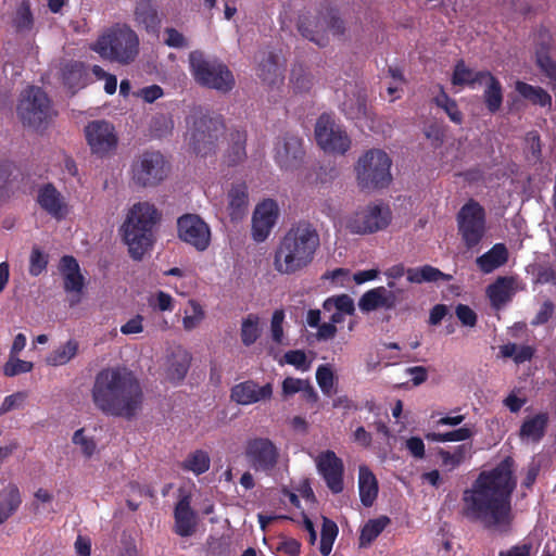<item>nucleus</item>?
Masks as SVG:
<instances>
[{
    "instance_id": "nucleus-1",
    "label": "nucleus",
    "mask_w": 556,
    "mask_h": 556,
    "mask_svg": "<svg viewBox=\"0 0 556 556\" xmlns=\"http://www.w3.org/2000/svg\"><path fill=\"white\" fill-rule=\"evenodd\" d=\"M513 460L504 459L490 471H482L464 492V514L484 528L505 532L511 522L510 495L516 482L511 477Z\"/></svg>"
},
{
    "instance_id": "nucleus-2",
    "label": "nucleus",
    "mask_w": 556,
    "mask_h": 556,
    "mask_svg": "<svg viewBox=\"0 0 556 556\" xmlns=\"http://www.w3.org/2000/svg\"><path fill=\"white\" fill-rule=\"evenodd\" d=\"M92 401L105 415L130 419L141 409L143 394L139 381L130 371L109 368L97 375Z\"/></svg>"
},
{
    "instance_id": "nucleus-3",
    "label": "nucleus",
    "mask_w": 556,
    "mask_h": 556,
    "mask_svg": "<svg viewBox=\"0 0 556 556\" xmlns=\"http://www.w3.org/2000/svg\"><path fill=\"white\" fill-rule=\"evenodd\" d=\"M319 244L317 230L308 223H299L279 241L274 255V268L282 275L305 269L313 262Z\"/></svg>"
},
{
    "instance_id": "nucleus-4",
    "label": "nucleus",
    "mask_w": 556,
    "mask_h": 556,
    "mask_svg": "<svg viewBox=\"0 0 556 556\" xmlns=\"http://www.w3.org/2000/svg\"><path fill=\"white\" fill-rule=\"evenodd\" d=\"M161 220V213L149 202L135 203L128 211L121 227L124 242L134 260H141L154 241V227Z\"/></svg>"
},
{
    "instance_id": "nucleus-5",
    "label": "nucleus",
    "mask_w": 556,
    "mask_h": 556,
    "mask_svg": "<svg viewBox=\"0 0 556 556\" xmlns=\"http://www.w3.org/2000/svg\"><path fill=\"white\" fill-rule=\"evenodd\" d=\"M92 50L103 59L129 64L139 53V38L129 26L117 24L98 38Z\"/></svg>"
},
{
    "instance_id": "nucleus-6",
    "label": "nucleus",
    "mask_w": 556,
    "mask_h": 556,
    "mask_svg": "<svg viewBox=\"0 0 556 556\" xmlns=\"http://www.w3.org/2000/svg\"><path fill=\"white\" fill-rule=\"evenodd\" d=\"M187 127L185 139L190 150L201 156L215 152L217 141L224 131L219 116L195 110L187 117Z\"/></svg>"
},
{
    "instance_id": "nucleus-7",
    "label": "nucleus",
    "mask_w": 556,
    "mask_h": 556,
    "mask_svg": "<svg viewBox=\"0 0 556 556\" xmlns=\"http://www.w3.org/2000/svg\"><path fill=\"white\" fill-rule=\"evenodd\" d=\"M189 70L193 79L201 86L227 92L235 86V78L228 67L202 51L189 53Z\"/></svg>"
},
{
    "instance_id": "nucleus-8",
    "label": "nucleus",
    "mask_w": 556,
    "mask_h": 556,
    "mask_svg": "<svg viewBox=\"0 0 556 556\" xmlns=\"http://www.w3.org/2000/svg\"><path fill=\"white\" fill-rule=\"evenodd\" d=\"M390 156L380 149H371L357 161L355 172L362 188L376 189L387 187L391 180Z\"/></svg>"
},
{
    "instance_id": "nucleus-9",
    "label": "nucleus",
    "mask_w": 556,
    "mask_h": 556,
    "mask_svg": "<svg viewBox=\"0 0 556 556\" xmlns=\"http://www.w3.org/2000/svg\"><path fill=\"white\" fill-rule=\"evenodd\" d=\"M390 220L391 212L388 206L369 203L345 216L344 227L354 235H368L384 229Z\"/></svg>"
},
{
    "instance_id": "nucleus-10",
    "label": "nucleus",
    "mask_w": 556,
    "mask_h": 556,
    "mask_svg": "<svg viewBox=\"0 0 556 556\" xmlns=\"http://www.w3.org/2000/svg\"><path fill=\"white\" fill-rule=\"evenodd\" d=\"M168 174L164 156L160 152L147 151L138 155L131 165V179L140 187H154Z\"/></svg>"
},
{
    "instance_id": "nucleus-11",
    "label": "nucleus",
    "mask_w": 556,
    "mask_h": 556,
    "mask_svg": "<svg viewBox=\"0 0 556 556\" xmlns=\"http://www.w3.org/2000/svg\"><path fill=\"white\" fill-rule=\"evenodd\" d=\"M84 134L92 155L104 159L116 152L119 138L112 123L104 119L91 121L85 126Z\"/></svg>"
},
{
    "instance_id": "nucleus-12",
    "label": "nucleus",
    "mask_w": 556,
    "mask_h": 556,
    "mask_svg": "<svg viewBox=\"0 0 556 556\" xmlns=\"http://www.w3.org/2000/svg\"><path fill=\"white\" fill-rule=\"evenodd\" d=\"M458 233L467 249L476 248L485 235V215L482 206L469 201L457 214Z\"/></svg>"
},
{
    "instance_id": "nucleus-13",
    "label": "nucleus",
    "mask_w": 556,
    "mask_h": 556,
    "mask_svg": "<svg viewBox=\"0 0 556 556\" xmlns=\"http://www.w3.org/2000/svg\"><path fill=\"white\" fill-rule=\"evenodd\" d=\"M17 113L24 124L39 127L52 117L53 110L47 94L40 88L29 87L22 93Z\"/></svg>"
},
{
    "instance_id": "nucleus-14",
    "label": "nucleus",
    "mask_w": 556,
    "mask_h": 556,
    "mask_svg": "<svg viewBox=\"0 0 556 556\" xmlns=\"http://www.w3.org/2000/svg\"><path fill=\"white\" fill-rule=\"evenodd\" d=\"M315 138L318 146L329 153L343 154L351 146L346 131L328 114H324L317 119Z\"/></svg>"
},
{
    "instance_id": "nucleus-15",
    "label": "nucleus",
    "mask_w": 556,
    "mask_h": 556,
    "mask_svg": "<svg viewBox=\"0 0 556 556\" xmlns=\"http://www.w3.org/2000/svg\"><path fill=\"white\" fill-rule=\"evenodd\" d=\"M279 448L268 438H254L247 442L245 457L255 471L270 472L278 464Z\"/></svg>"
},
{
    "instance_id": "nucleus-16",
    "label": "nucleus",
    "mask_w": 556,
    "mask_h": 556,
    "mask_svg": "<svg viewBox=\"0 0 556 556\" xmlns=\"http://www.w3.org/2000/svg\"><path fill=\"white\" fill-rule=\"evenodd\" d=\"M178 237L197 251H205L211 243L210 226L195 214H186L177 220Z\"/></svg>"
},
{
    "instance_id": "nucleus-17",
    "label": "nucleus",
    "mask_w": 556,
    "mask_h": 556,
    "mask_svg": "<svg viewBox=\"0 0 556 556\" xmlns=\"http://www.w3.org/2000/svg\"><path fill=\"white\" fill-rule=\"evenodd\" d=\"M303 156V140L299 136L286 134L277 139L274 159L280 169L285 172L298 169L302 164Z\"/></svg>"
},
{
    "instance_id": "nucleus-18",
    "label": "nucleus",
    "mask_w": 556,
    "mask_h": 556,
    "mask_svg": "<svg viewBox=\"0 0 556 556\" xmlns=\"http://www.w3.org/2000/svg\"><path fill=\"white\" fill-rule=\"evenodd\" d=\"M36 202L43 212L56 220L65 219L72 212L68 199L51 182L37 188Z\"/></svg>"
},
{
    "instance_id": "nucleus-19",
    "label": "nucleus",
    "mask_w": 556,
    "mask_h": 556,
    "mask_svg": "<svg viewBox=\"0 0 556 556\" xmlns=\"http://www.w3.org/2000/svg\"><path fill=\"white\" fill-rule=\"evenodd\" d=\"M314 460L327 486L333 493H340L343 490V462L330 450L321 452Z\"/></svg>"
},
{
    "instance_id": "nucleus-20",
    "label": "nucleus",
    "mask_w": 556,
    "mask_h": 556,
    "mask_svg": "<svg viewBox=\"0 0 556 556\" xmlns=\"http://www.w3.org/2000/svg\"><path fill=\"white\" fill-rule=\"evenodd\" d=\"M278 215L279 208L274 200L267 199L256 205L252 216V238L254 241L263 242L268 238Z\"/></svg>"
},
{
    "instance_id": "nucleus-21",
    "label": "nucleus",
    "mask_w": 556,
    "mask_h": 556,
    "mask_svg": "<svg viewBox=\"0 0 556 556\" xmlns=\"http://www.w3.org/2000/svg\"><path fill=\"white\" fill-rule=\"evenodd\" d=\"M60 271L63 277L64 290L70 294V306H75L80 302L85 287V278L80 273L79 264L74 257L64 256L60 263Z\"/></svg>"
},
{
    "instance_id": "nucleus-22",
    "label": "nucleus",
    "mask_w": 556,
    "mask_h": 556,
    "mask_svg": "<svg viewBox=\"0 0 556 556\" xmlns=\"http://www.w3.org/2000/svg\"><path fill=\"white\" fill-rule=\"evenodd\" d=\"M197 514L191 508V495L180 491L179 500L174 509V527L176 534L188 538L197 530Z\"/></svg>"
},
{
    "instance_id": "nucleus-23",
    "label": "nucleus",
    "mask_w": 556,
    "mask_h": 556,
    "mask_svg": "<svg viewBox=\"0 0 556 556\" xmlns=\"http://www.w3.org/2000/svg\"><path fill=\"white\" fill-rule=\"evenodd\" d=\"M273 396V384L258 386L253 380L240 382L231 388L230 399L239 405H251L262 401L270 400Z\"/></svg>"
},
{
    "instance_id": "nucleus-24",
    "label": "nucleus",
    "mask_w": 556,
    "mask_h": 556,
    "mask_svg": "<svg viewBox=\"0 0 556 556\" xmlns=\"http://www.w3.org/2000/svg\"><path fill=\"white\" fill-rule=\"evenodd\" d=\"M345 99L341 103V110L350 119L362 124L368 118L370 110L367 106V94L364 89L350 84L344 91Z\"/></svg>"
},
{
    "instance_id": "nucleus-25",
    "label": "nucleus",
    "mask_w": 556,
    "mask_h": 556,
    "mask_svg": "<svg viewBox=\"0 0 556 556\" xmlns=\"http://www.w3.org/2000/svg\"><path fill=\"white\" fill-rule=\"evenodd\" d=\"M403 290H389L386 287H377L366 291L358 301V307L363 312H372L378 308L391 309L397 303V296Z\"/></svg>"
},
{
    "instance_id": "nucleus-26",
    "label": "nucleus",
    "mask_w": 556,
    "mask_h": 556,
    "mask_svg": "<svg viewBox=\"0 0 556 556\" xmlns=\"http://www.w3.org/2000/svg\"><path fill=\"white\" fill-rule=\"evenodd\" d=\"M191 354L182 346H176L170 351L165 362V377L172 382L181 381L190 367Z\"/></svg>"
},
{
    "instance_id": "nucleus-27",
    "label": "nucleus",
    "mask_w": 556,
    "mask_h": 556,
    "mask_svg": "<svg viewBox=\"0 0 556 556\" xmlns=\"http://www.w3.org/2000/svg\"><path fill=\"white\" fill-rule=\"evenodd\" d=\"M228 215L233 222L241 220L248 212L249 194L244 182H237L228 191Z\"/></svg>"
},
{
    "instance_id": "nucleus-28",
    "label": "nucleus",
    "mask_w": 556,
    "mask_h": 556,
    "mask_svg": "<svg viewBox=\"0 0 556 556\" xmlns=\"http://www.w3.org/2000/svg\"><path fill=\"white\" fill-rule=\"evenodd\" d=\"M516 281L511 277H500L486 289L492 306L501 308L509 302L516 292Z\"/></svg>"
},
{
    "instance_id": "nucleus-29",
    "label": "nucleus",
    "mask_w": 556,
    "mask_h": 556,
    "mask_svg": "<svg viewBox=\"0 0 556 556\" xmlns=\"http://www.w3.org/2000/svg\"><path fill=\"white\" fill-rule=\"evenodd\" d=\"M258 73L261 79L268 86H279L283 81L281 70L276 56L271 52H261L257 56Z\"/></svg>"
},
{
    "instance_id": "nucleus-30",
    "label": "nucleus",
    "mask_w": 556,
    "mask_h": 556,
    "mask_svg": "<svg viewBox=\"0 0 556 556\" xmlns=\"http://www.w3.org/2000/svg\"><path fill=\"white\" fill-rule=\"evenodd\" d=\"M508 260V250L503 243L494 244L488 252L476 260L479 269L484 274H490L503 266Z\"/></svg>"
},
{
    "instance_id": "nucleus-31",
    "label": "nucleus",
    "mask_w": 556,
    "mask_h": 556,
    "mask_svg": "<svg viewBox=\"0 0 556 556\" xmlns=\"http://www.w3.org/2000/svg\"><path fill=\"white\" fill-rule=\"evenodd\" d=\"M547 420L546 414H538L526 418L520 427V439L525 442H539L544 435Z\"/></svg>"
},
{
    "instance_id": "nucleus-32",
    "label": "nucleus",
    "mask_w": 556,
    "mask_h": 556,
    "mask_svg": "<svg viewBox=\"0 0 556 556\" xmlns=\"http://www.w3.org/2000/svg\"><path fill=\"white\" fill-rule=\"evenodd\" d=\"M358 489L362 504L369 507L378 495V482L375 475L366 466L358 470Z\"/></svg>"
},
{
    "instance_id": "nucleus-33",
    "label": "nucleus",
    "mask_w": 556,
    "mask_h": 556,
    "mask_svg": "<svg viewBox=\"0 0 556 556\" xmlns=\"http://www.w3.org/2000/svg\"><path fill=\"white\" fill-rule=\"evenodd\" d=\"M323 18V16H302L299 20L298 28L303 37L323 47L328 42V30L326 26L314 27V24H309L312 21Z\"/></svg>"
},
{
    "instance_id": "nucleus-34",
    "label": "nucleus",
    "mask_w": 556,
    "mask_h": 556,
    "mask_svg": "<svg viewBox=\"0 0 556 556\" xmlns=\"http://www.w3.org/2000/svg\"><path fill=\"white\" fill-rule=\"evenodd\" d=\"M472 445L470 443H464L457 445L453 451L440 450L438 452L443 467L447 470H454L459 467L467 458L471 456Z\"/></svg>"
},
{
    "instance_id": "nucleus-35",
    "label": "nucleus",
    "mask_w": 556,
    "mask_h": 556,
    "mask_svg": "<svg viewBox=\"0 0 556 556\" xmlns=\"http://www.w3.org/2000/svg\"><path fill=\"white\" fill-rule=\"evenodd\" d=\"M135 17L137 23L143 25L148 31H154L160 24L156 9L150 0H141L137 3Z\"/></svg>"
},
{
    "instance_id": "nucleus-36",
    "label": "nucleus",
    "mask_w": 556,
    "mask_h": 556,
    "mask_svg": "<svg viewBox=\"0 0 556 556\" xmlns=\"http://www.w3.org/2000/svg\"><path fill=\"white\" fill-rule=\"evenodd\" d=\"M482 76H484L482 84L486 87L483 93L484 102L490 112H496L503 101L501 84L491 74H483Z\"/></svg>"
},
{
    "instance_id": "nucleus-37",
    "label": "nucleus",
    "mask_w": 556,
    "mask_h": 556,
    "mask_svg": "<svg viewBox=\"0 0 556 556\" xmlns=\"http://www.w3.org/2000/svg\"><path fill=\"white\" fill-rule=\"evenodd\" d=\"M78 342L76 340H68L65 343L54 349L46 358L50 366H62L73 359L78 352Z\"/></svg>"
},
{
    "instance_id": "nucleus-38",
    "label": "nucleus",
    "mask_w": 556,
    "mask_h": 556,
    "mask_svg": "<svg viewBox=\"0 0 556 556\" xmlns=\"http://www.w3.org/2000/svg\"><path fill=\"white\" fill-rule=\"evenodd\" d=\"M21 502L20 492L15 486H9L0 493V523L18 508Z\"/></svg>"
},
{
    "instance_id": "nucleus-39",
    "label": "nucleus",
    "mask_w": 556,
    "mask_h": 556,
    "mask_svg": "<svg viewBox=\"0 0 556 556\" xmlns=\"http://www.w3.org/2000/svg\"><path fill=\"white\" fill-rule=\"evenodd\" d=\"M516 90L533 104H539L541 106H549L552 104L551 96L541 87H535L523 81H517Z\"/></svg>"
},
{
    "instance_id": "nucleus-40",
    "label": "nucleus",
    "mask_w": 556,
    "mask_h": 556,
    "mask_svg": "<svg viewBox=\"0 0 556 556\" xmlns=\"http://www.w3.org/2000/svg\"><path fill=\"white\" fill-rule=\"evenodd\" d=\"M245 139L243 131L235 130L230 132V148L227 153V162L229 165H237L245 159Z\"/></svg>"
},
{
    "instance_id": "nucleus-41",
    "label": "nucleus",
    "mask_w": 556,
    "mask_h": 556,
    "mask_svg": "<svg viewBox=\"0 0 556 556\" xmlns=\"http://www.w3.org/2000/svg\"><path fill=\"white\" fill-rule=\"evenodd\" d=\"M483 74H490L489 72H473L468 68L463 61H459L454 70L452 77L453 85H468L475 87L476 84H482L484 80Z\"/></svg>"
},
{
    "instance_id": "nucleus-42",
    "label": "nucleus",
    "mask_w": 556,
    "mask_h": 556,
    "mask_svg": "<svg viewBox=\"0 0 556 556\" xmlns=\"http://www.w3.org/2000/svg\"><path fill=\"white\" fill-rule=\"evenodd\" d=\"M85 71L80 62L65 63L62 68L64 84L72 90L85 86Z\"/></svg>"
},
{
    "instance_id": "nucleus-43",
    "label": "nucleus",
    "mask_w": 556,
    "mask_h": 556,
    "mask_svg": "<svg viewBox=\"0 0 556 556\" xmlns=\"http://www.w3.org/2000/svg\"><path fill=\"white\" fill-rule=\"evenodd\" d=\"M448 278L447 275L429 265L407 269V280L412 283L437 281L439 279L447 280Z\"/></svg>"
},
{
    "instance_id": "nucleus-44",
    "label": "nucleus",
    "mask_w": 556,
    "mask_h": 556,
    "mask_svg": "<svg viewBox=\"0 0 556 556\" xmlns=\"http://www.w3.org/2000/svg\"><path fill=\"white\" fill-rule=\"evenodd\" d=\"M205 318V311L200 303L194 300L188 302V307L184 312L182 327L186 331L198 328Z\"/></svg>"
},
{
    "instance_id": "nucleus-45",
    "label": "nucleus",
    "mask_w": 556,
    "mask_h": 556,
    "mask_svg": "<svg viewBox=\"0 0 556 556\" xmlns=\"http://www.w3.org/2000/svg\"><path fill=\"white\" fill-rule=\"evenodd\" d=\"M211 459L205 451L197 450L190 453L182 463V468L193 472L194 475H201L208 470Z\"/></svg>"
},
{
    "instance_id": "nucleus-46",
    "label": "nucleus",
    "mask_w": 556,
    "mask_h": 556,
    "mask_svg": "<svg viewBox=\"0 0 556 556\" xmlns=\"http://www.w3.org/2000/svg\"><path fill=\"white\" fill-rule=\"evenodd\" d=\"M388 523L389 518L384 516L371 519L365 523L361 532L359 545H369L383 531Z\"/></svg>"
},
{
    "instance_id": "nucleus-47",
    "label": "nucleus",
    "mask_w": 556,
    "mask_h": 556,
    "mask_svg": "<svg viewBox=\"0 0 556 556\" xmlns=\"http://www.w3.org/2000/svg\"><path fill=\"white\" fill-rule=\"evenodd\" d=\"M337 535V525L327 517H323V527L319 545V552L323 556H328L331 553Z\"/></svg>"
},
{
    "instance_id": "nucleus-48",
    "label": "nucleus",
    "mask_w": 556,
    "mask_h": 556,
    "mask_svg": "<svg viewBox=\"0 0 556 556\" xmlns=\"http://www.w3.org/2000/svg\"><path fill=\"white\" fill-rule=\"evenodd\" d=\"M533 349L529 345H518L516 343H507L500 346V354L505 358H513L515 363L520 364L531 359Z\"/></svg>"
},
{
    "instance_id": "nucleus-49",
    "label": "nucleus",
    "mask_w": 556,
    "mask_h": 556,
    "mask_svg": "<svg viewBox=\"0 0 556 556\" xmlns=\"http://www.w3.org/2000/svg\"><path fill=\"white\" fill-rule=\"evenodd\" d=\"M260 318L254 314L248 315L241 325V340L247 346L253 344L260 337Z\"/></svg>"
},
{
    "instance_id": "nucleus-50",
    "label": "nucleus",
    "mask_w": 556,
    "mask_h": 556,
    "mask_svg": "<svg viewBox=\"0 0 556 556\" xmlns=\"http://www.w3.org/2000/svg\"><path fill=\"white\" fill-rule=\"evenodd\" d=\"M323 308L325 312H332L333 309H337L346 315H353L355 312L354 301L348 294L328 298L324 302Z\"/></svg>"
},
{
    "instance_id": "nucleus-51",
    "label": "nucleus",
    "mask_w": 556,
    "mask_h": 556,
    "mask_svg": "<svg viewBox=\"0 0 556 556\" xmlns=\"http://www.w3.org/2000/svg\"><path fill=\"white\" fill-rule=\"evenodd\" d=\"M473 435V430L469 427H462L459 429L440 433L431 432L426 437L428 440L433 442H457L469 440Z\"/></svg>"
},
{
    "instance_id": "nucleus-52",
    "label": "nucleus",
    "mask_w": 556,
    "mask_h": 556,
    "mask_svg": "<svg viewBox=\"0 0 556 556\" xmlns=\"http://www.w3.org/2000/svg\"><path fill=\"white\" fill-rule=\"evenodd\" d=\"M174 129V121L167 114H156L150 123V132L156 137L162 138L168 136Z\"/></svg>"
},
{
    "instance_id": "nucleus-53",
    "label": "nucleus",
    "mask_w": 556,
    "mask_h": 556,
    "mask_svg": "<svg viewBox=\"0 0 556 556\" xmlns=\"http://www.w3.org/2000/svg\"><path fill=\"white\" fill-rule=\"evenodd\" d=\"M17 355H9V359L3 365L2 371L7 377H15L21 374L30 372L34 364L28 361H23L16 357Z\"/></svg>"
},
{
    "instance_id": "nucleus-54",
    "label": "nucleus",
    "mask_w": 556,
    "mask_h": 556,
    "mask_svg": "<svg viewBox=\"0 0 556 556\" xmlns=\"http://www.w3.org/2000/svg\"><path fill=\"white\" fill-rule=\"evenodd\" d=\"M536 64L549 79L552 88L556 91V63L546 52L541 51L536 53Z\"/></svg>"
},
{
    "instance_id": "nucleus-55",
    "label": "nucleus",
    "mask_w": 556,
    "mask_h": 556,
    "mask_svg": "<svg viewBox=\"0 0 556 556\" xmlns=\"http://www.w3.org/2000/svg\"><path fill=\"white\" fill-rule=\"evenodd\" d=\"M317 383L326 395H331L333 391V371L329 365H320L316 370Z\"/></svg>"
},
{
    "instance_id": "nucleus-56",
    "label": "nucleus",
    "mask_w": 556,
    "mask_h": 556,
    "mask_svg": "<svg viewBox=\"0 0 556 556\" xmlns=\"http://www.w3.org/2000/svg\"><path fill=\"white\" fill-rule=\"evenodd\" d=\"M309 24H314V27L326 26L328 36H341L345 30L343 21L337 16H323V18L314 20Z\"/></svg>"
},
{
    "instance_id": "nucleus-57",
    "label": "nucleus",
    "mask_w": 556,
    "mask_h": 556,
    "mask_svg": "<svg viewBox=\"0 0 556 556\" xmlns=\"http://www.w3.org/2000/svg\"><path fill=\"white\" fill-rule=\"evenodd\" d=\"M163 40L166 46L175 49L189 47V41L182 33L173 27H166L163 31Z\"/></svg>"
},
{
    "instance_id": "nucleus-58",
    "label": "nucleus",
    "mask_w": 556,
    "mask_h": 556,
    "mask_svg": "<svg viewBox=\"0 0 556 556\" xmlns=\"http://www.w3.org/2000/svg\"><path fill=\"white\" fill-rule=\"evenodd\" d=\"M361 125L368 127L371 131L376 134H381L384 136L390 135L392 130V125L388 121L375 115L371 112L368 114V118L364 119V122Z\"/></svg>"
},
{
    "instance_id": "nucleus-59",
    "label": "nucleus",
    "mask_w": 556,
    "mask_h": 556,
    "mask_svg": "<svg viewBox=\"0 0 556 556\" xmlns=\"http://www.w3.org/2000/svg\"><path fill=\"white\" fill-rule=\"evenodd\" d=\"M72 440L75 445L79 446L86 457H91L94 454L97 447L96 442L85 434L84 429L76 430Z\"/></svg>"
},
{
    "instance_id": "nucleus-60",
    "label": "nucleus",
    "mask_w": 556,
    "mask_h": 556,
    "mask_svg": "<svg viewBox=\"0 0 556 556\" xmlns=\"http://www.w3.org/2000/svg\"><path fill=\"white\" fill-rule=\"evenodd\" d=\"M26 399L27 393L24 391H20L5 396L0 405V416L11 410L21 408L24 405Z\"/></svg>"
},
{
    "instance_id": "nucleus-61",
    "label": "nucleus",
    "mask_w": 556,
    "mask_h": 556,
    "mask_svg": "<svg viewBox=\"0 0 556 556\" xmlns=\"http://www.w3.org/2000/svg\"><path fill=\"white\" fill-rule=\"evenodd\" d=\"M14 24L18 30H29L33 26V16L28 4L23 2L17 11L14 18Z\"/></svg>"
},
{
    "instance_id": "nucleus-62",
    "label": "nucleus",
    "mask_w": 556,
    "mask_h": 556,
    "mask_svg": "<svg viewBox=\"0 0 556 556\" xmlns=\"http://www.w3.org/2000/svg\"><path fill=\"white\" fill-rule=\"evenodd\" d=\"M285 361L302 371H307L311 367V362L307 361L306 354L301 350L287 352L285 354Z\"/></svg>"
},
{
    "instance_id": "nucleus-63",
    "label": "nucleus",
    "mask_w": 556,
    "mask_h": 556,
    "mask_svg": "<svg viewBox=\"0 0 556 556\" xmlns=\"http://www.w3.org/2000/svg\"><path fill=\"white\" fill-rule=\"evenodd\" d=\"M383 274L388 280L387 289L396 291L400 290L396 286V281L405 275L407 276V269L402 264H396L386 269Z\"/></svg>"
},
{
    "instance_id": "nucleus-64",
    "label": "nucleus",
    "mask_w": 556,
    "mask_h": 556,
    "mask_svg": "<svg viewBox=\"0 0 556 556\" xmlns=\"http://www.w3.org/2000/svg\"><path fill=\"white\" fill-rule=\"evenodd\" d=\"M285 313L282 311H275L271 317V338L278 344H283V330L282 323Z\"/></svg>"
}]
</instances>
